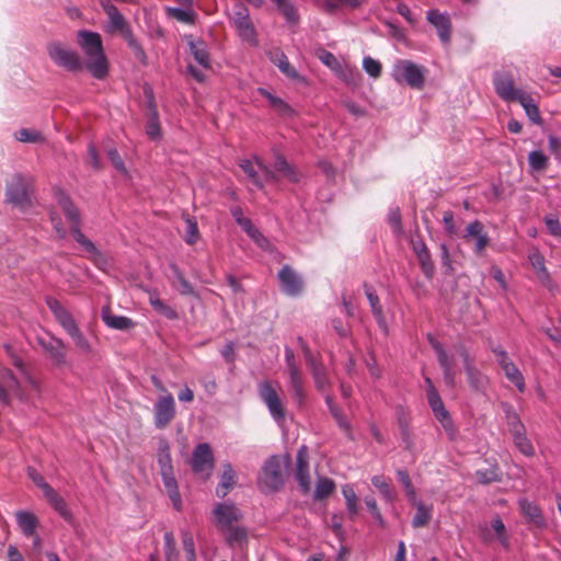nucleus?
I'll return each mask as SVG.
<instances>
[{
	"mask_svg": "<svg viewBox=\"0 0 561 561\" xmlns=\"http://www.w3.org/2000/svg\"><path fill=\"white\" fill-rule=\"evenodd\" d=\"M77 44L84 54V68L98 80L108 73V62L103 50L101 35L96 32L80 30L77 32Z\"/></svg>",
	"mask_w": 561,
	"mask_h": 561,
	"instance_id": "f257e3e1",
	"label": "nucleus"
},
{
	"mask_svg": "<svg viewBox=\"0 0 561 561\" xmlns=\"http://www.w3.org/2000/svg\"><path fill=\"white\" fill-rule=\"evenodd\" d=\"M57 202L61 207L67 220L70 224V232L73 239L90 254L99 256L100 252L94 245V243L89 240L81 231L80 224V213L78 208L73 205L72 201L68 195L62 192L57 193Z\"/></svg>",
	"mask_w": 561,
	"mask_h": 561,
	"instance_id": "f03ea898",
	"label": "nucleus"
},
{
	"mask_svg": "<svg viewBox=\"0 0 561 561\" xmlns=\"http://www.w3.org/2000/svg\"><path fill=\"white\" fill-rule=\"evenodd\" d=\"M32 178L14 173L5 185V202L24 209L31 205Z\"/></svg>",
	"mask_w": 561,
	"mask_h": 561,
	"instance_id": "7ed1b4c3",
	"label": "nucleus"
},
{
	"mask_svg": "<svg viewBox=\"0 0 561 561\" xmlns=\"http://www.w3.org/2000/svg\"><path fill=\"white\" fill-rule=\"evenodd\" d=\"M50 60L69 72H79L84 69V64L79 54L60 42H50L46 46Z\"/></svg>",
	"mask_w": 561,
	"mask_h": 561,
	"instance_id": "20e7f679",
	"label": "nucleus"
},
{
	"mask_svg": "<svg viewBox=\"0 0 561 561\" xmlns=\"http://www.w3.org/2000/svg\"><path fill=\"white\" fill-rule=\"evenodd\" d=\"M283 484L284 479L280 462L276 456H272L262 467L259 477V486L264 492H274L279 490Z\"/></svg>",
	"mask_w": 561,
	"mask_h": 561,
	"instance_id": "39448f33",
	"label": "nucleus"
},
{
	"mask_svg": "<svg viewBox=\"0 0 561 561\" xmlns=\"http://www.w3.org/2000/svg\"><path fill=\"white\" fill-rule=\"evenodd\" d=\"M392 77L398 83H407L420 89L424 84V73L420 66L410 60H398L392 69Z\"/></svg>",
	"mask_w": 561,
	"mask_h": 561,
	"instance_id": "423d86ee",
	"label": "nucleus"
},
{
	"mask_svg": "<svg viewBox=\"0 0 561 561\" xmlns=\"http://www.w3.org/2000/svg\"><path fill=\"white\" fill-rule=\"evenodd\" d=\"M257 391L273 420L278 424L283 423L285 421V409L276 389L270 381H262Z\"/></svg>",
	"mask_w": 561,
	"mask_h": 561,
	"instance_id": "0eeeda50",
	"label": "nucleus"
},
{
	"mask_svg": "<svg viewBox=\"0 0 561 561\" xmlns=\"http://www.w3.org/2000/svg\"><path fill=\"white\" fill-rule=\"evenodd\" d=\"M233 24L238 31L239 36L255 46L257 44L254 26L250 20L249 10L242 3H236L232 14Z\"/></svg>",
	"mask_w": 561,
	"mask_h": 561,
	"instance_id": "6e6552de",
	"label": "nucleus"
},
{
	"mask_svg": "<svg viewBox=\"0 0 561 561\" xmlns=\"http://www.w3.org/2000/svg\"><path fill=\"white\" fill-rule=\"evenodd\" d=\"M259 171L255 169L254 163L250 160H243L240 168L247 174L249 180L257 188L262 190L265 182L278 181L277 174L266 167L260 159H255Z\"/></svg>",
	"mask_w": 561,
	"mask_h": 561,
	"instance_id": "1a4fd4ad",
	"label": "nucleus"
},
{
	"mask_svg": "<svg viewBox=\"0 0 561 561\" xmlns=\"http://www.w3.org/2000/svg\"><path fill=\"white\" fill-rule=\"evenodd\" d=\"M492 352L496 357V362L503 369L505 377L515 385L519 392H524L526 388L524 376L517 366L512 362L507 352L501 346L492 347Z\"/></svg>",
	"mask_w": 561,
	"mask_h": 561,
	"instance_id": "9d476101",
	"label": "nucleus"
},
{
	"mask_svg": "<svg viewBox=\"0 0 561 561\" xmlns=\"http://www.w3.org/2000/svg\"><path fill=\"white\" fill-rule=\"evenodd\" d=\"M493 84L496 94L506 102L518 101L525 93L522 89L514 85L512 73L506 71L494 72Z\"/></svg>",
	"mask_w": 561,
	"mask_h": 561,
	"instance_id": "9b49d317",
	"label": "nucleus"
},
{
	"mask_svg": "<svg viewBox=\"0 0 561 561\" xmlns=\"http://www.w3.org/2000/svg\"><path fill=\"white\" fill-rule=\"evenodd\" d=\"M175 416V401L170 392L158 398L153 405L154 426L165 428Z\"/></svg>",
	"mask_w": 561,
	"mask_h": 561,
	"instance_id": "f8f14e48",
	"label": "nucleus"
},
{
	"mask_svg": "<svg viewBox=\"0 0 561 561\" xmlns=\"http://www.w3.org/2000/svg\"><path fill=\"white\" fill-rule=\"evenodd\" d=\"M215 525L218 529L224 530L231 528L234 523L242 518V513L233 503H218L213 510Z\"/></svg>",
	"mask_w": 561,
	"mask_h": 561,
	"instance_id": "ddd939ff",
	"label": "nucleus"
},
{
	"mask_svg": "<svg viewBox=\"0 0 561 561\" xmlns=\"http://www.w3.org/2000/svg\"><path fill=\"white\" fill-rule=\"evenodd\" d=\"M192 470L197 474H205L208 478L214 467V457L210 446L206 443L198 444L192 455Z\"/></svg>",
	"mask_w": 561,
	"mask_h": 561,
	"instance_id": "4468645a",
	"label": "nucleus"
},
{
	"mask_svg": "<svg viewBox=\"0 0 561 561\" xmlns=\"http://www.w3.org/2000/svg\"><path fill=\"white\" fill-rule=\"evenodd\" d=\"M37 342L55 365L62 366L67 364V350L61 339L53 335L38 336Z\"/></svg>",
	"mask_w": 561,
	"mask_h": 561,
	"instance_id": "2eb2a0df",
	"label": "nucleus"
},
{
	"mask_svg": "<svg viewBox=\"0 0 561 561\" xmlns=\"http://www.w3.org/2000/svg\"><path fill=\"white\" fill-rule=\"evenodd\" d=\"M280 289L288 296L296 297L301 294L304 283L301 277L289 265H284L278 272Z\"/></svg>",
	"mask_w": 561,
	"mask_h": 561,
	"instance_id": "dca6fc26",
	"label": "nucleus"
},
{
	"mask_svg": "<svg viewBox=\"0 0 561 561\" xmlns=\"http://www.w3.org/2000/svg\"><path fill=\"white\" fill-rule=\"evenodd\" d=\"M101 7L108 19L107 32H118L123 38L133 33L128 22L113 3H103Z\"/></svg>",
	"mask_w": 561,
	"mask_h": 561,
	"instance_id": "f3484780",
	"label": "nucleus"
},
{
	"mask_svg": "<svg viewBox=\"0 0 561 561\" xmlns=\"http://www.w3.org/2000/svg\"><path fill=\"white\" fill-rule=\"evenodd\" d=\"M426 20L436 28L440 42L448 45L451 36V21L448 13L432 9L426 12Z\"/></svg>",
	"mask_w": 561,
	"mask_h": 561,
	"instance_id": "a211bd4d",
	"label": "nucleus"
},
{
	"mask_svg": "<svg viewBox=\"0 0 561 561\" xmlns=\"http://www.w3.org/2000/svg\"><path fill=\"white\" fill-rule=\"evenodd\" d=\"M462 238L466 241L470 239L476 240L473 251L478 255L484 252L490 241L488 233L484 231L483 224L479 220H473L466 227Z\"/></svg>",
	"mask_w": 561,
	"mask_h": 561,
	"instance_id": "6ab92c4d",
	"label": "nucleus"
},
{
	"mask_svg": "<svg viewBox=\"0 0 561 561\" xmlns=\"http://www.w3.org/2000/svg\"><path fill=\"white\" fill-rule=\"evenodd\" d=\"M46 304L56 321L61 325L67 334L78 328L72 314L56 298L48 297L46 299Z\"/></svg>",
	"mask_w": 561,
	"mask_h": 561,
	"instance_id": "aec40b11",
	"label": "nucleus"
},
{
	"mask_svg": "<svg viewBox=\"0 0 561 561\" xmlns=\"http://www.w3.org/2000/svg\"><path fill=\"white\" fill-rule=\"evenodd\" d=\"M460 355L463 359L465 370L470 387L477 391L483 390L488 383V378L473 365L468 352L461 348Z\"/></svg>",
	"mask_w": 561,
	"mask_h": 561,
	"instance_id": "412c9836",
	"label": "nucleus"
},
{
	"mask_svg": "<svg viewBox=\"0 0 561 561\" xmlns=\"http://www.w3.org/2000/svg\"><path fill=\"white\" fill-rule=\"evenodd\" d=\"M296 479L304 493L310 491V476H309V463L307 447L301 446L296 456Z\"/></svg>",
	"mask_w": 561,
	"mask_h": 561,
	"instance_id": "4be33fe9",
	"label": "nucleus"
},
{
	"mask_svg": "<svg viewBox=\"0 0 561 561\" xmlns=\"http://www.w3.org/2000/svg\"><path fill=\"white\" fill-rule=\"evenodd\" d=\"M518 506L520 513L529 523L534 524L538 528L546 527V520L543 518L542 511L535 502H530L527 499H520L518 501Z\"/></svg>",
	"mask_w": 561,
	"mask_h": 561,
	"instance_id": "5701e85b",
	"label": "nucleus"
},
{
	"mask_svg": "<svg viewBox=\"0 0 561 561\" xmlns=\"http://www.w3.org/2000/svg\"><path fill=\"white\" fill-rule=\"evenodd\" d=\"M298 342L301 344L305 351V355L307 358V364L311 369L312 377L314 379L316 386L319 390H324L328 387V378L324 371V368L322 365L318 364L314 358L312 357L310 351L308 347H306L304 341L301 337L298 339Z\"/></svg>",
	"mask_w": 561,
	"mask_h": 561,
	"instance_id": "b1692460",
	"label": "nucleus"
},
{
	"mask_svg": "<svg viewBox=\"0 0 561 561\" xmlns=\"http://www.w3.org/2000/svg\"><path fill=\"white\" fill-rule=\"evenodd\" d=\"M146 134L151 140H158L161 138V126L159 121V114L157 105L152 96L148 101V115L146 124Z\"/></svg>",
	"mask_w": 561,
	"mask_h": 561,
	"instance_id": "393cba45",
	"label": "nucleus"
},
{
	"mask_svg": "<svg viewBox=\"0 0 561 561\" xmlns=\"http://www.w3.org/2000/svg\"><path fill=\"white\" fill-rule=\"evenodd\" d=\"M45 499L48 501V503L51 505V507L67 522L72 520V514L69 511L66 502L64 499L51 488L48 486L43 492Z\"/></svg>",
	"mask_w": 561,
	"mask_h": 561,
	"instance_id": "a878e982",
	"label": "nucleus"
},
{
	"mask_svg": "<svg viewBox=\"0 0 561 561\" xmlns=\"http://www.w3.org/2000/svg\"><path fill=\"white\" fill-rule=\"evenodd\" d=\"M101 319L111 329L129 330L134 328V322L130 318L113 314L110 307H104L102 309Z\"/></svg>",
	"mask_w": 561,
	"mask_h": 561,
	"instance_id": "bb28decb",
	"label": "nucleus"
},
{
	"mask_svg": "<svg viewBox=\"0 0 561 561\" xmlns=\"http://www.w3.org/2000/svg\"><path fill=\"white\" fill-rule=\"evenodd\" d=\"M190 51L193 55L196 62L207 69L210 67V58L207 50V45L204 41H194L193 37L186 36Z\"/></svg>",
	"mask_w": 561,
	"mask_h": 561,
	"instance_id": "cd10ccee",
	"label": "nucleus"
},
{
	"mask_svg": "<svg viewBox=\"0 0 561 561\" xmlns=\"http://www.w3.org/2000/svg\"><path fill=\"white\" fill-rule=\"evenodd\" d=\"M257 92L268 101L271 107H273L280 116L290 117L295 114L294 110L287 102L272 94L268 90L259 88Z\"/></svg>",
	"mask_w": 561,
	"mask_h": 561,
	"instance_id": "c85d7f7f",
	"label": "nucleus"
},
{
	"mask_svg": "<svg viewBox=\"0 0 561 561\" xmlns=\"http://www.w3.org/2000/svg\"><path fill=\"white\" fill-rule=\"evenodd\" d=\"M236 484V473L229 462L222 465V473L216 493L219 497H225Z\"/></svg>",
	"mask_w": 561,
	"mask_h": 561,
	"instance_id": "c756f323",
	"label": "nucleus"
},
{
	"mask_svg": "<svg viewBox=\"0 0 561 561\" xmlns=\"http://www.w3.org/2000/svg\"><path fill=\"white\" fill-rule=\"evenodd\" d=\"M529 261L536 272L538 279L550 290H552L553 286L550 275L545 266V257L538 251H536L529 255Z\"/></svg>",
	"mask_w": 561,
	"mask_h": 561,
	"instance_id": "7c9ffc66",
	"label": "nucleus"
},
{
	"mask_svg": "<svg viewBox=\"0 0 561 561\" xmlns=\"http://www.w3.org/2000/svg\"><path fill=\"white\" fill-rule=\"evenodd\" d=\"M164 488L171 499L175 510L180 511L182 506L181 495L178 490V482L173 474V471L161 472Z\"/></svg>",
	"mask_w": 561,
	"mask_h": 561,
	"instance_id": "2f4dec72",
	"label": "nucleus"
},
{
	"mask_svg": "<svg viewBox=\"0 0 561 561\" xmlns=\"http://www.w3.org/2000/svg\"><path fill=\"white\" fill-rule=\"evenodd\" d=\"M433 347L437 354L438 363L444 370V379L447 385L454 386L455 376L453 373V363L449 359L447 353L444 347L439 343H434Z\"/></svg>",
	"mask_w": 561,
	"mask_h": 561,
	"instance_id": "473e14b6",
	"label": "nucleus"
},
{
	"mask_svg": "<svg viewBox=\"0 0 561 561\" xmlns=\"http://www.w3.org/2000/svg\"><path fill=\"white\" fill-rule=\"evenodd\" d=\"M415 508V515L412 519V526L414 528H420L426 526L432 519L433 515V505H425L423 502H420L415 499V502H411Z\"/></svg>",
	"mask_w": 561,
	"mask_h": 561,
	"instance_id": "72a5a7b5",
	"label": "nucleus"
},
{
	"mask_svg": "<svg viewBox=\"0 0 561 561\" xmlns=\"http://www.w3.org/2000/svg\"><path fill=\"white\" fill-rule=\"evenodd\" d=\"M364 288L365 295L369 301L373 314L376 318L377 323L379 324V327L386 329V321L377 294L375 293L374 288L366 283L364 284Z\"/></svg>",
	"mask_w": 561,
	"mask_h": 561,
	"instance_id": "f704fd0d",
	"label": "nucleus"
},
{
	"mask_svg": "<svg viewBox=\"0 0 561 561\" xmlns=\"http://www.w3.org/2000/svg\"><path fill=\"white\" fill-rule=\"evenodd\" d=\"M16 523L26 537H31L35 534L37 527V518L34 514L25 511H19L15 514Z\"/></svg>",
	"mask_w": 561,
	"mask_h": 561,
	"instance_id": "c9c22d12",
	"label": "nucleus"
},
{
	"mask_svg": "<svg viewBox=\"0 0 561 561\" xmlns=\"http://www.w3.org/2000/svg\"><path fill=\"white\" fill-rule=\"evenodd\" d=\"M221 531L225 534L227 543L230 547H236V546L241 547L244 543H247V541H248L247 529L242 526L233 525V526H231V528H226Z\"/></svg>",
	"mask_w": 561,
	"mask_h": 561,
	"instance_id": "e433bc0d",
	"label": "nucleus"
},
{
	"mask_svg": "<svg viewBox=\"0 0 561 561\" xmlns=\"http://www.w3.org/2000/svg\"><path fill=\"white\" fill-rule=\"evenodd\" d=\"M271 60L278 67V69L288 78L298 79L299 75L296 69L290 65L286 55L280 50L271 53Z\"/></svg>",
	"mask_w": 561,
	"mask_h": 561,
	"instance_id": "4c0bfd02",
	"label": "nucleus"
},
{
	"mask_svg": "<svg viewBox=\"0 0 561 561\" xmlns=\"http://www.w3.org/2000/svg\"><path fill=\"white\" fill-rule=\"evenodd\" d=\"M274 169L276 172L280 173L293 183H297L300 179V175L295 167L289 164L287 160L280 154H278L275 159Z\"/></svg>",
	"mask_w": 561,
	"mask_h": 561,
	"instance_id": "58836bf2",
	"label": "nucleus"
},
{
	"mask_svg": "<svg viewBox=\"0 0 561 561\" xmlns=\"http://www.w3.org/2000/svg\"><path fill=\"white\" fill-rule=\"evenodd\" d=\"M518 102L525 110V113L527 117L535 124L540 125L542 123V119L540 117V113L538 110L537 104L535 103L534 99L530 94L524 93Z\"/></svg>",
	"mask_w": 561,
	"mask_h": 561,
	"instance_id": "ea45409f",
	"label": "nucleus"
},
{
	"mask_svg": "<svg viewBox=\"0 0 561 561\" xmlns=\"http://www.w3.org/2000/svg\"><path fill=\"white\" fill-rule=\"evenodd\" d=\"M150 306L160 314L165 317L169 320L179 319V313L171 306L163 302L157 294H151L149 297Z\"/></svg>",
	"mask_w": 561,
	"mask_h": 561,
	"instance_id": "a19ab883",
	"label": "nucleus"
},
{
	"mask_svg": "<svg viewBox=\"0 0 561 561\" xmlns=\"http://www.w3.org/2000/svg\"><path fill=\"white\" fill-rule=\"evenodd\" d=\"M288 370L289 375V386L294 392V397L298 402H301L304 399V387H302V375L301 370L298 367H293Z\"/></svg>",
	"mask_w": 561,
	"mask_h": 561,
	"instance_id": "79ce46f5",
	"label": "nucleus"
},
{
	"mask_svg": "<svg viewBox=\"0 0 561 561\" xmlns=\"http://www.w3.org/2000/svg\"><path fill=\"white\" fill-rule=\"evenodd\" d=\"M342 494L345 499L346 510L351 518H354L359 511L357 495L352 485L342 486Z\"/></svg>",
	"mask_w": 561,
	"mask_h": 561,
	"instance_id": "37998d69",
	"label": "nucleus"
},
{
	"mask_svg": "<svg viewBox=\"0 0 561 561\" xmlns=\"http://www.w3.org/2000/svg\"><path fill=\"white\" fill-rule=\"evenodd\" d=\"M125 42L128 46V48L131 50L135 59L142 66L148 65V56L142 48L141 44L137 41V38L134 36V34H129L126 36Z\"/></svg>",
	"mask_w": 561,
	"mask_h": 561,
	"instance_id": "c03bdc74",
	"label": "nucleus"
},
{
	"mask_svg": "<svg viewBox=\"0 0 561 561\" xmlns=\"http://www.w3.org/2000/svg\"><path fill=\"white\" fill-rule=\"evenodd\" d=\"M168 16L178 20L179 22L185 24H194L196 19V13L188 7L187 9L181 8H167L165 9Z\"/></svg>",
	"mask_w": 561,
	"mask_h": 561,
	"instance_id": "a18cd8bd",
	"label": "nucleus"
},
{
	"mask_svg": "<svg viewBox=\"0 0 561 561\" xmlns=\"http://www.w3.org/2000/svg\"><path fill=\"white\" fill-rule=\"evenodd\" d=\"M335 489L333 480L323 477L319 478L316 484L313 497L314 500H323L328 497Z\"/></svg>",
	"mask_w": 561,
	"mask_h": 561,
	"instance_id": "49530a36",
	"label": "nucleus"
},
{
	"mask_svg": "<svg viewBox=\"0 0 561 561\" xmlns=\"http://www.w3.org/2000/svg\"><path fill=\"white\" fill-rule=\"evenodd\" d=\"M371 483L380 492L386 502L392 503L394 501V493L382 476H374Z\"/></svg>",
	"mask_w": 561,
	"mask_h": 561,
	"instance_id": "de8ad7c7",
	"label": "nucleus"
},
{
	"mask_svg": "<svg viewBox=\"0 0 561 561\" xmlns=\"http://www.w3.org/2000/svg\"><path fill=\"white\" fill-rule=\"evenodd\" d=\"M173 274L179 282L180 288L179 291L183 296H194L198 297L192 284L184 277L183 273L179 270L176 265H171Z\"/></svg>",
	"mask_w": 561,
	"mask_h": 561,
	"instance_id": "09e8293b",
	"label": "nucleus"
},
{
	"mask_svg": "<svg viewBox=\"0 0 561 561\" xmlns=\"http://www.w3.org/2000/svg\"><path fill=\"white\" fill-rule=\"evenodd\" d=\"M319 59L323 65L334 71L336 75L344 73V67L340 64L337 58L328 50H321L318 55Z\"/></svg>",
	"mask_w": 561,
	"mask_h": 561,
	"instance_id": "8fccbe9b",
	"label": "nucleus"
},
{
	"mask_svg": "<svg viewBox=\"0 0 561 561\" xmlns=\"http://www.w3.org/2000/svg\"><path fill=\"white\" fill-rule=\"evenodd\" d=\"M426 397L435 417L448 412L436 389H431V391L426 393Z\"/></svg>",
	"mask_w": 561,
	"mask_h": 561,
	"instance_id": "3c124183",
	"label": "nucleus"
},
{
	"mask_svg": "<svg viewBox=\"0 0 561 561\" xmlns=\"http://www.w3.org/2000/svg\"><path fill=\"white\" fill-rule=\"evenodd\" d=\"M397 478L402 483L409 501L415 502L416 491L413 486V483L410 479L408 471L403 469L397 470Z\"/></svg>",
	"mask_w": 561,
	"mask_h": 561,
	"instance_id": "603ef678",
	"label": "nucleus"
},
{
	"mask_svg": "<svg viewBox=\"0 0 561 561\" xmlns=\"http://www.w3.org/2000/svg\"><path fill=\"white\" fill-rule=\"evenodd\" d=\"M158 463L160 467V472L173 471L170 447L167 443L162 444L159 448Z\"/></svg>",
	"mask_w": 561,
	"mask_h": 561,
	"instance_id": "864d4df0",
	"label": "nucleus"
},
{
	"mask_svg": "<svg viewBox=\"0 0 561 561\" xmlns=\"http://www.w3.org/2000/svg\"><path fill=\"white\" fill-rule=\"evenodd\" d=\"M15 138L21 142L36 144L44 141L43 135L34 129L22 128L15 134Z\"/></svg>",
	"mask_w": 561,
	"mask_h": 561,
	"instance_id": "5fc2aeb1",
	"label": "nucleus"
},
{
	"mask_svg": "<svg viewBox=\"0 0 561 561\" xmlns=\"http://www.w3.org/2000/svg\"><path fill=\"white\" fill-rule=\"evenodd\" d=\"M436 419L439 421L442 427L446 432L449 440H456L458 431L456 426L454 425V422L449 415V412L444 413L439 416H436Z\"/></svg>",
	"mask_w": 561,
	"mask_h": 561,
	"instance_id": "6e6d98bb",
	"label": "nucleus"
},
{
	"mask_svg": "<svg viewBox=\"0 0 561 561\" xmlns=\"http://www.w3.org/2000/svg\"><path fill=\"white\" fill-rule=\"evenodd\" d=\"M528 162L533 170L542 171L547 168L548 158L539 150H534L528 156Z\"/></svg>",
	"mask_w": 561,
	"mask_h": 561,
	"instance_id": "4d7b16f0",
	"label": "nucleus"
},
{
	"mask_svg": "<svg viewBox=\"0 0 561 561\" xmlns=\"http://www.w3.org/2000/svg\"><path fill=\"white\" fill-rule=\"evenodd\" d=\"M420 267L426 278L431 279L435 273V266L431 257L430 251L416 256Z\"/></svg>",
	"mask_w": 561,
	"mask_h": 561,
	"instance_id": "13d9d810",
	"label": "nucleus"
},
{
	"mask_svg": "<svg viewBox=\"0 0 561 561\" xmlns=\"http://www.w3.org/2000/svg\"><path fill=\"white\" fill-rule=\"evenodd\" d=\"M514 437V443L516 445V447L519 449V451L526 456H531L534 455V447L530 443V440L527 438L526 436V431L523 432V433H519Z\"/></svg>",
	"mask_w": 561,
	"mask_h": 561,
	"instance_id": "bf43d9fd",
	"label": "nucleus"
},
{
	"mask_svg": "<svg viewBox=\"0 0 561 561\" xmlns=\"http://www.w3.org/2000/svg\"><path fill=\"white\" fill-rule=\"evenodd\" d=\"M75 342L76 346L81 350L82 352L90 353L92 347L87 337L83 335V333L80 331L79 328H77L75 331L70 332L68 334Z\"/></svg>",
	"mask_w": 561,
	"mask_h": 561,
	"instance_id": "052dcab7",
	"label": "nucleus"
},
{
	"mask_svg": "<svg viewBox=\"0 0 561 561\" xmlns=\"http://www.w3.org/2000/svg\"><path fill=\"white\" fill-rule=\"evenodd\" d=\"M363 68L373 78H378L381 75V64L369 56L363 59Z\"/></svg>",
	"mask_w": 561,
	"mask_h": 561,
	"instance_id": "680f3d73",
	"label": "nucleus"
},
{
	"mask_svg": "<svg viewBox=\"0 0 561 561\" xmlns=\"http://www.w3.org/2000/svg\"><path fill=\"white\" fill-rule=\"evenodd\" d=\"M476 477L479 480V482L482 484H489L491 482L497 481L499 480L497 468L493 467V468H489L485 470H478L476 472Z\"/></svg>",
	"mask_w": 561,
	"mask_h": 561,
	"instance_id": "e2e57ef3",
	"label": "nucleus"
},
{
	"mask_svg": "<svg viewBox=\"0 0 561 561\" xmlns=\"http://www.w3.org/2000/svg\"><path fill=\"white\" fill-rule=\"evenodd\" d=\"M507 425L513 436L526 431L524 424L515 412L507 413Z\"/></svg>",
	"mask_w": 561,
	"mask_h": 561,
	"instance_id": "0e129e2a",
	"label": "nucleus"
},
{
	"mask_svg": "<svg viewBox=\"0 0 561 561\" xmlns=\"http://www.w3.org/2000/svg\"><path fill=\"white\" fill-rule=\"evenodd\" d=\"M164 550L167 561H175L176 559V549L175 541L172 533H165L164 536Z\"/></svg>",
	"mask_w": 561,
	"mask_h": 561,
	"instance_id": "69168bd1",
	"label": "nucleus"
},
{
	"mask_svg": "<svg viewBox=\"0 0 561 561\" xmlns=\"http://www.w3.org/2000/svg\"><path fill=\"white\" fill-rule=\"evenodd\" d=\"M279 10L284 18L286 19L287 23L296 25L299 22L298 11L291 2L284 4V7L280 8Z\"/></svg>",
	"mask_w": 561,
	"mask_h": 561,
	"instance_id": "338daca9",
	"label": "nucleus"
},
{
	"mask_svg": "<svg viewBox=\"0 0 561 561\" xmlns=\"http://www.w3.org/2000/svg\"><path fill=\"white\" fill-rule=\"evenodd\" d=\"M199 238L197 224L192 220H186L185 241L188 244H195Z\"/></svg>",
	"mask_w": 561,
	"mask_h": 561,
	"instance_id": "774afa93",
	"label": "nucleus"
}]
</instances>
